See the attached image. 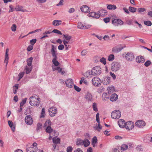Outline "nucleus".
<instances>
[{
  "label": "nucleus",
  "mask_w": 152,
  "mask_h": 152,
  "mask_svg": "<svg viewBox=\"0 0 152 152\" xmlns=\"http://www.w3.org/2000/svg\"><path fill=\"white\" fill-rule=\"evenodd\" d=\"M112 118L114 119L119 118L121 116V113L120 111L116 110L113 111L111 113Z\"/></svg>",
  "instance_id": "nucleus-6"
},
{
  "label": "nucleus",
  "mask_w": 152,
  "mask_h": 152,
  "mask_svg": "<svg viewBox=\"0 0 152 152\" xmlns=\"http://www.w3.org/2000/svg\"><path fill=\"white\" fill-rule=\"evenodd\" d=\"M33 59V58L31 57L27 59L26 62L28 66H32V62Z\"/></svg>",
  "instance_id": "nucleus-28"
},
{
  "label": "nucleus",
  "mask_w": 152,
  "mask_h": 152,
  "mask_svg": "<svg viewBox=\"0 0 152 152\" xmlns=\"http://www.w3.org/2000/svg\"><path fill=\"white\" fill-rule=\"evenodd\" d=\"M144 23L145 25L148 26H151L152 24L151 22L149 20L144 21Z\"/></svg>",
  "instance_id": "nucleus-46"
},
{
  "label": "nucleus",
  "mask_w": 152,
  "mask_h": 152,
  "mask_svg": "<svg viewBox=\"0 0 152 152\" xmlns=\"http://www.w3.org/2000/svg\"><path fill=\"white\" fill-rule=\"evenodd\" d=\"M94 129L98 131L99 132L100 131V130L102 129V126L99 123L98 126H94Z\"/></svg>",
  "instance_id": "nucleus-34"
},
{
  "label": "nucleus",
  "mask_w": 152,
  "mask_h": 152,
  "mask_svg": "<svg viewBox=\"0 0 152 152\" xmlns=\"http://www.w3.org/2000/svg\"><path fill=\"white\" fill-rule=\"evenodd\" d=\"M101 69L99 66H96L92 69L91 72V75L94 76L99 75L101 73Z\"/></svg>",
  "instance_id": "nucleus-3"
},
{
  "label": "nucleus",
  "mask_w": 152,
  "mask_h": 152,
  "mask_svg": "<svg viewBox=\"0 0 152 152\" xmlns=\"http://www.w3.org/2000/svg\"><path fill=\"white\" fill-rule=\"evenodd\" d=\"M124 47H114L113 48L112 51L115 53H118L121 51L123 49Z\"/></svg>",
  "instance_id": "nucleus-25"
},
{
  "label": "nucleus",
  "mask_w": 152,
  "mask_h": 152,
  "mask_svg": "<svg viewBox=\"0 0 152 152\" xmlns=\"http://www.w3.org/2000/svg\"><path fill=\"white\" fill-rule=\"evenodd\" d=\"M92 108L94 111L97 112L98 111V108L97 104L96 102H94L92 105Z\"/></svg>",
  "instance_id": "nucleus-36"
},
{
  "label": "nucleus",
  "mask_w": 152,
  "mask_h": 152,
  "mask_svg": "<svg viewBox=\"0 0 152 152\" xmlns=\"http://www.w3.org/2000/svg\"><path fill=\"white\" fill-rule=\"evenodd\" d=\"M114 90V87H108L107 88V90L108 93H111Z\"/></svg>",
  "instance_id": "nucleus-44"
},
{
  "label": "nucleus",
  "mask_w": 152,
  "mask_h": 152,
  "mask_svg": "<svg viewBox=\"0 0 152 152\" xmlns=\"http://www.w3.org/2000/svg\"><path fill=\"white\" fill-rule=\"evenodd\" d=\"M98 14L99 16V17L101 16H103L105 15H107V12L106 10H101L98 12Z\"/></svg>",
  "instance_id": "nucleus-23"
},
{
  "label": "nucleus",
  "mask_w": 152,
  "mask_h": 152,
  "mask_svg": "<svg viewBox=\"0 0 152 152\" xmlns=\"http://www.w3.org/2000/svg\"><path fill=\"white\" fill-rule=\"evenodd\" d=\"M64 48V46L63 45H61L58 46V48L59 50H63Z\"/></svg>",
  "instance_id": "nucleus-62"
},
{
  "label": "nucleus",
  "mask_w": 152,
  "mask_h": 152,
  "mask_svg": "<svg viewBox=\"0 0 152 152\" xmlns=\"http://www.w3.org/2000/svg\"><path fill=\"white\" fill-rule=\"evenodd\" d=\"M50 126L51 125H50V126H48L46 128H45L46 132L49 134H50L52 132H53V131H53V129Z\"/></svg>",
  "instance_id": "nucleus-26"
},
{
  "label": "nucleus",
  "mask_w": 152,
  "mask_h": 152,
  "mask_svg": "<svg viewBox=\"0 0 152 152\" xmlns=\"http://www.w3.org/2000/svg\"><path fill=\"white\" fill-rule=\"evenodd\" d=\"M25 73V72H21L19 73L18 76H19V78L18 80V81H19L23 77V75Z\"/></svg>",
  "instance_id": "nucleus-47"
},
{
  "label": "nucleus",
  "mask_w": 152,
  "mask_h": 152,
  "mask_svg": "<svg viewBox=\"0 0 152 152\" xmlns=\"http://www.w3.org/2000/svg\"><path fill=\"white\" fill-rule=\"evenodd\" d=\"M73 148L71 146H69L67 147L66 149L67 152H72Z\"/></svg>",
  "instance_id": "nucleus-57"
},
{
  "label": "nucleus",
  "mask_w": 152,
  "mask_h": 152,
  "mask_svg": "<svg viewBox=\"0 0 152 152\" xmlns=\"http://www.w3.org/2000/svg\"><path fill=\"white\" fill-rule=\"evenodd\" d=\"M52 32H53V33H57V34H60V35H62V33L61 32V31H60L59 30H58L57 29H54L52 31Z\"/></svg>",
  "instance_id": "nucleus-51"
},
{
  "label": "nucleus",
  "mask_w": 152,
  "mask_h": 152,
  "mask_svg": "<svg viewBox=\"0 0 152 152\" xmlns=\"http://www.w3.org/2000/svg\"><path fill=\"white\" fill-rule=\"evenodd\" d=\"M40 98L37 96H32L29 99V104L32 106H38L40 103Z\"/></svg>",
  "instance_id": "nucleus-2"
},
{
  "label": "nucleus",
  "mask_w": 152,
  "mask_h": 152,
  "mask_svg": "<svg viewBox=\"0 0 152 152\" xmlns=\"http://www.w3.org/2000/svg\"><path fill=\"white\" fill-rule=\"evenodd\" d=\"M110 77H104L102 81L104 85L109 84L110 82Z\"/></svg>",
  "instance_id": "nucleus-18"
},
{
  "label": "nucleus",
  "mask_w": 152,
  "mask_h": 152,
  "mask_svg": "<svg viewBox=\"0 0 152 152\" xmlns=\"http://www.w3.org/2000/svg\"><path fill=\"white\" fill-rule=\"evenodd\" d=\"M38 148L37 147H33L31 146L30 147L26 149L27 152H37Z\"/></svg>",
  "instance_id": "nucleus-22"
},
{
  "label": "nucleus",
  "mask_w": 152,
  "mask_h": 152,
  "mask_svg": "<svg viewBox=\"0 0 152 152\" xmlns=\"http://www.w3.org/2000/svg\"><path fill=\"white\" fill-rule=\"evenodd\" d=\"M83 145H84L85 147H87L90 144V141L86 139H85L83 140Z\"/></svg>",
  "instance_id": "nucleus-31"
},
{
  "label": "nucleus",
  "mask_w": 152,
  "mask_h": 152,
  "mask_svg": "<svg viewBox=\"0 0 152 152\" xmlns=\"http://www.w3.org/2000/svg\"><path fill=\"white\" fill-rule=\"evenodd\" d=\"M9 50L8 48H7L6 50V53L5 55V58L4 61V63H6V66L7 67V64L8 63V60H9V56H8V52Z\"/></svg>",
  "instance_id": "nucleus-19"
},
{
  "label": "nucleus",
  "mask_w": 152,
  "mask_h": 152,
  "mask_svg": "<svg viewBox=\"0 0 152 152\" xmlns=\"http://www.w3.org/2000/svg\"><path fill=\"white\" fill-rule=\"evenodd\" d=\"M129 10L132 12H134L136 11L137 9L136 8L129 7Z\"/></svg>",
  "instance_id": "nucleus-40"
},
{
  "label": "nucleus",
  "mask_w": 152,
  "mask_h": 152,
  "mask_svg": "<svg viewBox=\"0 0 152 152\" xmlns=\"http://www.w3.org/2000/svg\"><path fill=\"white\" fill-rule=\"evenodd\" d=\"M125 57L128 61H131L134 58V54L132 52H128L125 56Z\"/></svg>",
  "instance_id": "nucleus-11"
},
{
  "label": "nucleus",
  "mask_w": 152,
  "mask_h": 152,
  "mask_svg": "<svg viewBox=\"0 0 152 152\" xmlns=\"http://www.w3.org/2000/svg\"><path fill=\"white\" fill-rule=\"evenodd\" d=\"M107 94L106 93H104L102 94V97L103 99L104 100H106L109 99V97L108 96H107Z\"/></svg>",
  "instance_id": "nucleus-37"
},
{
  "label": "nucleus",
  "mask_w": 152,
  "mask_h": 152,
  "mask_svg": "<svg viewBox=\"0 0 152 152\" xmlns=\"http://www.w3.org/2000/svg\"><path fill=\"white\" fill-rule=\"evenodd\" d=\"M15 9L17 11H20L23 12H25L27 11L26 10L23 9H22V8L21 7H18V8H15Z\"/></svg>",
  "instance_id": "nucleus-41"
},
{
  "label": "nucleus",
  "mask_w": 152,
  "mask_h": 152,
  "mask_svg": "<svg viewBox=\"0 0 152 152\" xmlns=\"http://www.w3.org/2000/svg\"><path fill=\"white\" fill-rule=\"evenodd\" d=\"M74 152H83V151L81 149L78 148L76 149Z\"/></svg>",
  "instance_id": "nucleus-64"
},
{
  "label": "nucleus",
  "mask_w": 152,
  "mask_h": 152,
  "mask_svg": "<svg viewBox=\"0 0 152 152\" xmlns=\"http://www.w3.org/2000/svg\"><path fill=\"white\" fill-rule=\"evenodd\" d=\"M61 20H55L53 22V24L55 26H58L61 24Z\"/></svg>",
  "instance_id": "nucleus-32"
},
{
  "label": "nucleus",
  "mask_w": 152,
  "mask_h": 152,
  "mask_svg": "<svg viewBox=\"0 0 152 152\" xmlns=\"http://www.w3.org/2000/svg\"><path fill=\"white\" fill-rule=\"evenodd\" d=\"M29 67L28 66H26L25 67V70L26 71V74H28L30 73L32 69V66H29Z\"/></svg>",
  "instance_id": "nucleus-30"
},
{
  "label": "nucleus",
  "mask_w": 152,
  "mask_h": 152,
  "mask_svg": "<svg viewBox=\"0 0 152 152\" xmlns=\"http://www.w3.org/2000/svg\"><path fill=\"white\" fill-rule=\"evenodd\" d=\"M118 123L119 126L121 128L125 127L126 124V122H125V121L122 119L119 120Z\"/></svg>",
  "instance_id": "nucleus-17"
},
{
  "label": "nucleus",
  "mask_w": 152,
  "mask_h": 152,
  "mask_svg": "<svg viewBox=\"0 0 152 152\" xmlns=\"http://www.w3.org/2000/svg\"><path fill=\"white\" fill-rule=\"evenodd\" d=\"M85 97L88 101V103L91 102L93 101V99L92 98V95L89 93H88L87 94Z\"/></svg>",
  "instance_id": "nucleus-21"
},
{
  "label": "nucleus",
  "mask_w": 152,
  "mask_h": 152,
  "mask_svg": "<svg viewBox=\"0 0 152 152\" xmlns=\"http://www.w3.org/2000/svg\"><path fill=\"white\" fill-rule=\"evenodd\" d=\"M91 72L90 71H87L86 73H84V76L85 77H88V75H92L91 74Z\"/></svg>",
  "instance_id": "nucleus-49"
},
{
  "label": "nucleus",
  "mask_w": 152,
  "mask_h": 152,
  "mask_svg": "<svg viewBox=\"0 0 152 152\" xmlns=\"http://www.w3.org/2000/svg\"><path fill=\"white\" fill-rule=\"evenodd\" d=\"M57 110L55 107H52L49 109V115L51 117H54L57 113Z\"/></svg>",
  "instance_id": "nucleus-7"
},
{
  "label": "nucleus",
  "mask_w": 152,
  "mask_h": 152,
  "mask_svg": "<svg viewBox=\"0 0 152 152\" xmlns=\"http://www.w3.org/2000/svg\"><path fill=\"white\" fill-rule=\"evenodd\" d=\"M89 16L91 17L96 19L99 18V16L98 14V12H90L88 13Z\"/></svg>",
  "instance_id": "nucleus-20"
},
{
  "label": "nucleus",
  "mask_w": 152,
  "mask_h": 152,
  "mask_svg": "<svg viewBox=\"0 0 152 152\" xmlns=\"http://www.w3.org/2000/svg\"><path fill=\"white\" fill-rule=\"evenodd\" d=\"M26 124L29 125H31L33 122V119L31 115H27L25 117V119Z\"/></svg>",
  "instance_id": "nucleus-9"
},
{
  "label": "nucleus",
  "mask_w": 152,
  "mask_h": 152,
  "mask_svg": "<svg viewBox=\"0 0 152 152\" xmlns=\"http://www.w3.org/2000/svg\"><path fill=\"white\" fill-rule=\"evenodd\" d=\"M75 90L77 92H80L81 91V89L75 85L74 86Z\"/></svg>",
  "instance_id": "nucleus-60"
},
{
  "label": "nucleus",
  "mask_w": 152,
  "mask_h": 152,
  "mask_svg": "<svg viewBox=\"0 0 152 152\" xmlns=\"http://www.w3.org/2000/svg\"><path fill=\"white\" fill-rule=\"evenodd\" d=\"M63 42L65 46L66 49V50H68L69 49V45H67V44L69 43L68 41H66L65 40H63Z\"/></svg>",
  "instance_id": "nucleus-43"
},
{
  "label": "nucleus",
  "mask_w": 152,
  "mask_h": 152,
  "mask_svg": "<svg viewBox=\"0 0 152 152\" xmlns=\"http://www.w3.org/2000/svg\"><path fill=\"white\" fill-rule=\"evenodd\" d=\"M151 64V62L149 60H148L144 63V65L146 67H148Z\"/></svg>",
  "instance_id": "nucleus-50"
},
{
  "label": "nucleus",
  "mask_w": 152,
  "mask_h": 152,
  "mask_svg": "<svg viewBox=\"0 0 152 152\" xmlns=\"http://www.w3.org/2000/svg\"><path fill=\"white\" fill-rule=\"evenodd\" d=\"M92 82L93 85L94 86L99 87L101 85L102 81L99 77H96L93 78Z\"/></svg>",
  "instance_id": "nucleus-5"
},
{
  "label": "nucleus",
  "mask_w": 152,
  "mask_h": 152,
  "mask_svg": "<svg viewBox=\"0 0 152 152\" xmlns=\"http://www.w3.org/2000/svg\"><path fill=\"white\" fill-rule=\"evenodd\" d=\"M37 39H32L30 40V42L31 43V45L33 46L35 43H36L37 41Z\"/></svg>",
  "instance_id": "nucleus-54"
},
{
  "label": "nucleus",
  "mask_w": 152,
  "mask_h": 152,
  "mask_svg": "<svg viewBox=\"0 0 152 152\" xmlns=\"http://www.w3.org/2000/svg\"><path fill=\"white\" fill-rule=\"evenodd\" d=\"M99 113H98L96 115V120L97 122L98 123H100L99 118Z\"/></svg>",
  "instance_id": "nucleus-59"
},
{
  "label": "nucleus",
  "mask_w": 152,
  "mask_h": 152,
  "mask_svg": "<svg viewBox=\"0 0 152 152\" xmlns=\"http://www.w3.org/2000/svg\"><path fill=\"white\" fill-rule=\"evenodd\" d=\"M103 20L105 23H107L110 21V18H106L104 19Z\"/></svg>",
  "instance_id": "nucleus-61"
},
{
  "label": "nucleus",
  "mask_w": 152,
  "mask_h": 152,
  "mask_svg": "<svg viewBox=\"0 0 152 152\" xmlns=\"http://www.w3.org/2000/svg\"><path fill=\"white\" fill-rule=\"evenodd\" d=\"M42 124L40 123H39L37 124V127L36 128V130L37 132L40 131V130L42 129Z\"/></svg>",
  "instance_id": "nucleus-38"
},
{
  "label": "nucleus",
  "mask_w": 152,
  "mask_h": 152,
  "mask_svg": "<svg viewBox=\"0 0 152 152\" xmlns=\"http://www.w3.org/2000/svg\"><path fill=\"white\" fill-rule=\"evenodd\" d=\"M33 48V46L32 45H30L27 48V50L28 51H30L32 50Z\"/></svg>",
  "instance_id": "nucleus-58"
},
{
  "label": "nucleus",
  "mask_w": 152,
  "mask_h": 152,
  "mask_svg": "<svg viewBox=\"0 0 152 152\" xmlns=\"http://www.w3.org/2000/svg\"><path fill=\"white\" fill-rule=\"evenodd\" d=\"M27 98H25L24 99H23L21 102L20 103V107H22L24 104L26 103L27 100Z\"/></svg>",
  "instance_id": "nucleus-45"
},
{
  "label": "nucleus",
  "mask_w": 152,
  "mask_h": 152,
  "mask_svg": "<svg viewBox=\"0 0 152 152\" xmlns=\"http://www.w3.org/2000/svg\"><path fill=\"white\" fill-rule=\"evenodd\" d=\"M135 61L138 63L142 64L145 62V60L143 56L140 55L136 57Z\"/></svg>",
  "instance_id": "nucleus-12"
},
{
  "label": "nucleus",
  "mask_w": 152,
  "mask_h": 152,
  "mask_svg": "<svg viewBox=\"0 0 152 152\" xmlns=\"http://www.w3.org/2000/svg\"><path fill=\"white\" fill-rule=\"evenodd\" d=\"M91 27V25H87L85 26L83 25L81 22H79L77 23V27L80 29H88Z\"/></svg>",
  "instance_id": "nucleus-13"
},
{
  "label": "nucleus",
  "mask_w": 152,
  "mask_h": 152,
  "mask_svg": "<svg viewBox=\"0 0 152 152\" xmlns=\"http://www.w3.org/2000/svg\"><path fill=\"white\" fill-rule=\"evenodd\" d=\"M63 36L65 38L66 40L67 41L69 40L71 38V37L69 36L67 34H63Z\"/></svg>",
  "instance_id": "nucleus-56"
},
{
  "label": "nucleus",
  "mask_w": 152,
  "mask_h": 152,
  "mask_svg": "<svg viewBox=\"0 0 152 152\" xmlns=\"http://www.w3.org/2000/svg\"><path fill=\"white\" fill-rule=\"evenodd\" d=\"M128 146L125 144L123 145L121 147V149L124 151H125L127 149Z\"/></svg>",
  "instance_id": "nucleus-48"
},
{
  "label": "nucleus",
  "mask_w": 152,
  "mask_h": 152,
  "mask_svg": "<svg viewBox=\"0 0 152 152\" xmlns=\"http://www.w3.org/2000/svg\"><path fill=\"white\" fill-rule=\"evenodd\" d=\"M137 11L139 13H141L142 12L146 11V9L144 8H138Z\"/></svg>",
  "instance_id": "nucleus-42"
},
{
  "label": "nucleus",
  "mask_w": 152,
  "mask_h": 152,
  "mask_svg": "<svg viewBox=\"0 0 152 152\" xmlns=\"http://www.w3.org/2000/svg\"><path fill=\"white\" fill-rule=\"evenodd\" d=\"M60 139L59 138H57L56 137H55L53 139V143L55 144L60 143Z\"/></svg>",
  "instance_id": "nucleus-29"
},
{
  "label": "nucleus",
  "mask_w": 152,
  "mask_h": 152,
  "mask_svg": "<svg viewBox=\"0 0 152 152\" xmlns=\"http://www.w3.org/2000/svg\"><path fill=\"white\" fill-rule=\"evenodd\" d=\"M112 23L115 26H118V25L121 26L124 23V22L121 20L119 19H114L112 22Z\"/></svg>",
  "instance_id": "nucleus-8"
},
{
  "label": "nucleus",
  "mask_w": 152,
  "mask_h": 152,
  "mask_svg": "<svg viewBox=\"0 0 152 152\" xmlns=\"http://www.w3.org/2000/svg\"><path fill=\"white\" fill-rule=\"evenodd\" d=\"M134 124L132 122L128 121L126 122L125 127L127 130H130L134 128Z\"/></svg>",
  "instance_id": "nucleus-10"
},
{
  "label": "nucleus",
  "mask_w": 152,
  "mask_h": 152,
  "mask_svg": "<svg viewBox=\"0 0 152 152\" xmlns=\"http://www.w3.org/2000/svg\"><path fill=\"white\" fill-rule=\"evenodd\" d=\"M80 10L83 12H88L90 11V9L87 6L83 5L81 7Z\"/></svg>",
  "instance_id": "nucleus-16"
},
{
  "label": "nucleus",
  "mask_w": 152,
  "mask_h": 152,
  "mask_svg": "<svg viewBox=\"0 0 152 152\" xmlns=\"http://www.w3.org/2000/svg\"><path fill=\"white\" fill-rule=\"evenodd\" d=\"M118 98V96L116 94H112L110 97V99L112 102L116 101Z\"/></svg>",
  "instance_id": "nucleus-24"
},
{
  "label": "nucleus",
  "mask_w": 152,
  "mask_h": 152,
  "mask_svg": "<svg viewBox=\"0 0 152 152\" xmlns=\"http://www.w3.org/2000/svg\"><path fill=\"white\" fill-rule=\"evenodd\" d=\"M114 59V56L113 54H110L108 56V60L109 61H112Z\"/></svg>",
  "instance_id": "nucleus-39"
},
{
  "label": "nucleus",
  "mask_w": 152,
  "mask_h": 152,
  "mask_svg": "<svg viewBox=\"0 0 152 152\" xmlns=\"http://www.w3.org/2000/svg\"><path fill=\"white\" fill-rule=\"evenodd\" d=\"M51 122L50 120H48L45 121V122L44 124V129L46 128L45 127H48V126H49L50 125H51Z\"/></svg>",
  "instance_id": "nucleus-33"
},
{
  "label": "nucleus",
  "mask_w": 152,
  "mask_h": 152,
  "mask_svg": "<svg viewBox=\"0 0 152 152\" xmlns=\"http://www.w3.org/2000/svg\"><path fill=\"white\" fill-rule=\"evenodd\" d=\"M45 110L44 108H43L42 110L41 117L43 118L45 116Z\"/></svg>",
  "instance_id": "nucleus-52"
},
{
  "label": "nucleus",
  "mask_w": 152,
  "mask_h": 152,
  "mask_svg": "<svg viewBox=\"0 0 152 152\" xmlns=\"http://www.w3.org/2000/svg\"><path fill=\"white\" fill-rule=\"evenodd\" d=\"M76 145H83V140L80 139H78L76 142Z\"/></svg>",
  "instance_id": "nucleus-35"
},
{
  "label": "nucleus",
  "mask_w": 152,
  "mask_h": 152,
  "mask_svg": "<svg viewBox=\"0 0 152 152\" xmlns=\"http://www.w3.org/2000/svg\"><path fill=\"white\" fill-rule=\"evenodd\" d=\"M66 86L68 87L71 88L73 85V80L71 79H69L65 82Z\"/></svg>",
  "instance_id": "nucleus-15"
},
{
  "label": "nucleus",
  "mask_w": 152,
  "mask_h": 152,
  "mask_svg": "<svg viewBox=\"0 0 152 152\" xmlns=\"http://www.w3.org/2000/svg\"><path fill=\"white\" fill-rule=\"evenodd\" d=\"M121 65L118 62H114L111 64V69L114 72H116L118 71L120 68Z\"/></svg>",
  "instance_id": "nucleus-4"
},
{
  "label": "nucleus",
  "mask_w": 152,
  "mask_h": 152,
  "mask_svg": "<svg viewBox=\"0 0 152 152\" xmlns=\"http://www.w3.org/2000/svg\"><path fill=\"white\" fill-rule=\"evenodd\" d=\"M17 26L15 24H13L11 27V29L13 31H15L16 30Z\"/></svg>",
  "instance_id": "nucleus-53"
},
{
  "label": "nucleus",
  "mask_w": 152,
  "mask_h": 152,
  "mask_svg": "<svg viewBox=\"0 0 152 152\" xmlns=\"http://www.w3.org/2000/svg\"><path fill=\"white\" fill-rule=\"evenodd\" d=\"M116 6L114 4H109L108 5L107 7L108 9L110 10H113L116 9Z\"/></svg>",
  "instance_id": "nucleus-27"
},
{
  "label": "nucleus",
  "mask_w": 152,
  "mask_h": 152,
  "mask_svg": "<svg viewBox=\"0 0 152 152\" xmlns=\"http://www.w3.org/2000/svg\"><path fill=\"white\" fill-rule=\"evenodd\" d=\"M145 125V121L142 120H138L135 123V125L139 128H143Z\"/></svg>",
  "instance_id": "nucleus-14"
},
{
  "label": "nucleus",
  "mask_w": 152,
  "mask_h": 152,
  "mask_svg": "<svg viewBox=\"0 0 152 152\" xmlns=\"http://www.w3.org/2000/svg\"><path fill=\"white\" fill-rule=\"evenodd\" d=\"M87 53V51L86 50H83L81 52V54L82 56L85 55Z\"/></svg>",
  "instance_id": "nucleus-63"
},
{
  "label": "nucleus",
  "mask_w": 152,
  "mask_h": 152,
  "mask_svg": "<svg viewBox=\"0 0 152 152\" xmlns=\"http://www.w3.org/2000/svg\"><path fill=\"white\" fill-rule=\"evenodd\" d=\"M106 59L104 57H102L100 59V62L104 64L105 65L106 64Z\"/></svg>",
  "instance_id": "nucleus-55"
},
{
  "label": "nucleus",
  "mask_w": 152,
  "mask_h": 152,
  "mask_svg": "<svg viewBox=\"0 0 152 152\" xmlns=\"http://www.w3.org/2000/svg\"><path fill=\"white\" fill-rule=\"evenodd\" d=\"M56 47L54 45H51V52L52 57L53 58L52 60L53 63L56 66H58L60 64L59 62L57 61V53H56Z\"/></svg>",
  "instance_id": "nucleus-1"
}]
</instances>
